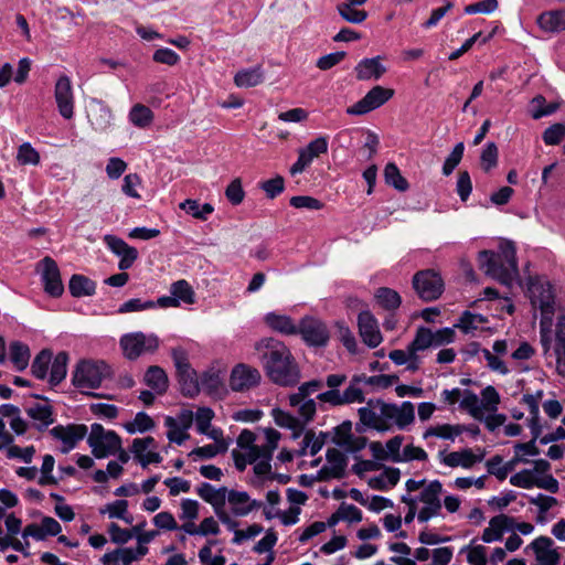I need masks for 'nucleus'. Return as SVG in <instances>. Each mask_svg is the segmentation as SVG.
<instances>
[{
  "label": "nucleus",
  "instance_id": "obj_1",
  "mask_svg": "<svg viewBox=\"0 0 565 565\" xmlns=\"http://www.w3.org/2000/svg\"><path fill=\"white\" fill-rule=\"evenodd\" d=\"M265 441L255 444L256 436L248 429L242 430L237 437L239 450L233 449L232 456L235 467L244 471L247 465H254V472L257 476H265L270 472V461L274 451L278 448L280 433L274 428L264 429Z\"/></svg>",
  "mask_w": 565,
  "mask_h": 565
},
{
  "label": "nucleus",
  "instance_id": "obj_2",
  "mask_svg": "<svg viewBox=\"0 0 565 565\" xmlns=\"http://www.w3.org/2000/svg\"><path fill=\"white\" fill-rule=\"evenodd\" d=\"M268 377L277 385L294 386L300 371L290 350L279 340L265 338L255 345Z\"/></svg>",
  "mask_w": 565,
  "mask_h": 565
},
{
  "label": "nucleus",
  "instance_id": "obj_3",
  "mask_svg": "<svg viewBox=\"0 0 565 565\" xmlns=\"http://www.w3.org/2000/svg\"><path fill=\"white\" fill-rule=\"evenodd\" d=\"M515 254L514 244L510 241H502L497 252L481 250L479 253V266L486 275L502 285L511 286L519 278Z\"/></svg>",
  "mask_w": 565,
  "mask_h": 565
},
{
  "label": "nucleus",
  "instance_id": "obj_4",
  "mask_svg": "<svg viewBox=\"0 0 565 565\" xmlns=\"http://www.w3.org/2000/svg\"><path fill=\"white\" fill-rule=\"evenodd\" d=\"M405 489L407 491L406 494H411L419 489L420 492L418 495H413V500H415V504L419 507L417 521L419 523H426L434 518H438L441 515L443 509V483L439 480H433L427 482L426 479L415 480L408 479L405 482Z\"/></svg>",
  "mask_w": 565,
  "mask_h": 565
},
{
  "label": "nucleus",
  "instance_id": "obj_5",
  "mask_svg": "<svg viewBox=\"0 0 565 565\" xmlns=\"http://www.w3.org/2000/svg\"><path fill=\"white\" fill-rule=\"evenodd\" d=\"M110 374V369L104 361L82 360L73 371L72 383L82 391L95 390Z\"/></svg>",
  "mask_w": 565,
  "mask_h": 565
},
{
  "label": "nucleus",
  "instance_id": "obj_6",
  "mask_svg": "<svg viewBox=\"0 0 565 565\" xmlns=\"http://www.w3.org/2000/svg\"><path fill=\"white\" fill-rule=\"evenodd\" d=\"M379 407L380 431H386L393 427L405 429L415 419V408L411 402H403L401 405L379 402Z\"/></svg>",
  "mask_w": 565,
  "mask_h": 565
},
{
  "label": "nucleus",
  "instance_id": "obj_7",
  "mask_svg": "<svg viewBox=\"0 0 565 565\" xmlns=\"http://www.w3.org/2000/svg\"><path fill=\"white\" fill-rule=\"evenodd\" d=\"M323 383L320 380H312L302 383L296 393L289 395V405L297 409L298 416L305 422L310 423L317 413L316 399L310 395L322 388Z\"/></svg>",
  "mask_w": 565,
  "mask_h": 565
},
{
  "label": "nucleus",
  "instance_id": "obj_8",
  "mask_svg": "<svg viewBox=\"0 0 565 565\" xmlns=\"http://www.w3.org/2000/svg\"><path fill=\"white\" fill-rule=\"evenodd\" d=\"M529 297L534 308L541 310L542 324L552 323L555 311V296L547 280L534 279L529 284Z\"/></svg>",
  "mask_w": 565,
  "mask_h": 565
},
{
  "label": "nucleus",
  "instance_id": "obj_9",
  "mask_svg": "<svg viewBox=\"0 0 565 565\" xmlns=\"http://www.w3.org/2000/svg\"><path fill=\"white\" fill-rule=\"evenodd\" d=\"M87 444L96 458H106L116 455L121 447L120 437L113 430H106L100 424H93Z\"/></svg>",
  "mask_w": 565,
  "mask_h": 565
},
{
  "label": "nucleus",
  "instance_id": "obj_10",
  "mask_svg": "<svg viewBox=\"0 0 565 565\" xmlns=\"http://www.w3.org/2000/svg\"><path fill=\"white\" fill-rule=\"evenodd\" d=\"M365 375H355L351 379L349 386L341 393L340 391H326L317 395V399L322 404L330 406H342L352 403L364 402V393L360 384L364 383Z\"/></svg>",
  "mask_w": 565,
  "mask_h": 565
},
{
  "label": "nucleus",
  "instance_id": "obj_11",
  "mask_svg": "<svg viewBox=\"0 0 565 565\" xmlns=\"http://www.w3.org/2000/svg\"><path fill=\"white\" fill-rule=\"evenodd\" d=\"M120 347L127 359L135 360L146 352L156 351L159 347V339L154 334L132 332L121 337Z\"/></svg>",
  "mask_w": 565,
  "mask_h": 565
},
{
  "label": "nucleus",
  "instance_id": "obj_12",
  "mask_svg": "<svg viewBox=\"0 0 565 565\" xmlns=\"http://www.w3.org/2000/svg\"><path fill=\"white\" fill-rule=\"evenodd\" d=\"M413 286L425 301H431L443 294L444 281L439 274L431 269L418 271L413 278Z\"/></svg>",
  "mask_w": 565,
  "mask_h": 565
},
{
  "label": "nucleus",
  "instance_id": "obj_13",
  "mask_svg": "<svg viewBox=\"0 0 565 565\" xmlns=\"http://www.w3.org/2000/svg\"><path fill=\"white\" fill-rule=\"evenodd\" d=\"M394 95V90L382 86H374L366 95L347 109L349 115H365L388 102Z\"/></svg>",
  "mask_w": 565,
  "mask_h": 565
},
{
  "label": "nucleus",
  "instance_id": "obj_14",
  "mask_svg": "<svg viewBox=\"0 0 565 565\" xmlns=\"http://www.w3.org/2000/svg\"><path fill=\"white\" fill-rule=\"evenodd\" d=\"M298 333L310 347H326L329 341L327 326L313 317H305L298 326Z\"/></svg>",
  "mask_w": 565,
  "mask_h": 565
},
{
  "label": "nucleus",
  "instance_id": "obj_15",
  "mask_svg": "<svg viewBox=\"0 0 565 565\" xmlns=\"http://www.w3.org/2000/svg\"><path fill=\"white\" fill-rule=\"evenodd\" d=\"M262 380L260 372L247 364L241 363L233 367L230 375V387L234 392H246L256 387Z\"/></svg>",
  "mask_w": 565,
  "mask_h": 565
},
{
  "label": "nucleus",
  "instance_id": "obj_16",
  "mask_svg": "<svg viewBox=\"0 0 565 565\" xmlns=\"http://www.w3.org/2000/svg\"><path fill=\"white\" fill-rule=\"evenodd\" d=\"M328 151V137L320 136L310 141L307 147L299 149L298 159L291 166L290 173L296 175L305 171L311 164L315 158Z\"/></svg>",
  "mask_w": 565,
  "mask_h": 565
},
{
  "label": "nucleus",
  "instance_id": "obj_17",
  "mask_svg": "<svg viewBox=\"0 0 565 565\" xmlns=\"http://www.w3.org/2000/svg\"><path fill=\"white\" fill-rule=\"evenodd\" d=\"M54 98L60 115L64 119H72L74 116V94L68 76L61 75L55 83Z\"/></svg>",
  "mask_w": 565,
  "mask_h": 565
},
{
  "label": "nucleus",
  "instance_id": "obj_18",
  "mask_svg": "<svg viewBox=\"0 0 565 565\" xmlns=\"http://www.w3.org/2000/svg\"><path fill=\"white\" fill-rule=\"evenodd\" d=\"M39 267L45 292L52 297H60L64 291V286L55 260L46 256L40 262Z\"/></svg>",
  "mask_w": 565,
  "mask_h": 565
},
{
  "label": "nucleus",
  "instance_id": "obj_19",
  "mask_svg": "<svg viewBox=\"0 0 565 565\" xmlns=\"http://www.w3.org/2000/svg\"><path fill=\"white\" fill-rule=\"evenodd\" d=\"M86 434L87 427L84 424L57 425L51 429V435L62 441L61 451L63 454L74 449L77 443L84 439Z\"/></svg>",
  "mask_w": 565,
  "mask_h": 565
},
{
  "label": "nucleus",
  "instance_id": "obj_20",
  "mask_svg": "<svg viewBox=\"0 0 565 565\" xmlns=\"http://www.w3.org/2000/svg\"><path fill=\"white\" fill-rule=\"evenodd\" d=\"M535 556L537 565H557L561 558L554 541L548 536H540L526 546Z\"/></svg>",
  "mask_w": 565,
  "mask_h": 565
},
{
  "label": "nucleus",
  "instance_id": "obj_21",
  "mask_svg": "<svg viewBox=\"0 0 565 565\" xmlns=\"http://www.w3.org/2000/svg\"><path fill=\"white\" fill-rule=\"evenodd\" d=\"M359 333L363 342L370 348H376L381 344L383 337L381 334L377 320L369 310L361 311L358 316Z\"/></svg>",
  "mask_w": 565,
  "mask_h": 565
},
{
  "label": "nucleus",
  "instance_id": "obj_22",
  "mask_svg": "<svg viewBox=\"0 0 565 565\" xmlns=\"http://www.w3.org/2000/svg\"><path fill=\"white\" fill-rule=\"evenodd\" d=\"M87 116L90 125L97 131H105L110 127L113 114L110 108L98 99H92L88 105Z\"/></svg>",
  "mask_w": 565,
  "mask_h": 565
},
{
  "label": "nucleus",
  "instance_id": "obj_23",
  "mask_svg": "<svg viewBox=\"0 0 565 565\" xmlns=\"http://www.w3.org/2000/svg\"><path fill=\"white\" fill-rule=\"evenodd\" d=\"M226 501L234 516H245L263 505L262 502L252 500L247 492L236 490L228 491Z\"/></svg>",
  "mask_w": 565,
  "mask_h": 565
},
{
  "label": "nucleus",
  "instance_id": "obj_24",
  "mask_svg": "<svg viewBox=\"0 0 565 565\" xmlns=\"http://www.w3.org/2000/svg\"><path fill=\"white\" fill-rule=\"evenodd\" d=\"M25 413L39 430H43L54 423L53 409L47 399L43 398L29 405Z\"/></svg>",
  "mask_w": 565,
  "mask_h": 565
},
{
  "label": "nucleus",
  "instance_id": "obj_25",
  "mask_svg": "<svg viewBox=\"0 0 565 565\" xmlns=\"http://www.w3.org/2000/svg\"><path fill=\"white\" fill-rule=\"evenodd\" d=\"M327 463L319 471L321 479L341 478L347 467L345 456L337 448L328 449Z\"/></svg>",
  "mask_w": 565,
  "mask_h": 565
},
{
  "label": "nucleus",
  "instance_id": "obj_26",
  "mask_svg": "<svg viewBox=\"0 0 565 565\" xmlns=\"http://www.w3.org/2000/svg\"><path fill=\"white\" fill-rule=\"evenodd\" d=\"M512 516H509L507 514H499L493 516L489 521L488 527L483 530L482 533V541L484 543H492L500 541L504 533H508L511 531V523Z\"/></svg>",
  "mask_w": 565,
  "mask_h": 565
},
{
  "label": "nucleus",
  "instance_id": "obj_27",
  "mask_svg": "<svg viewBox=\"0 0 565 565\" xmlns=\"http://www.w3.org/2000/svg\"><path fill=\"white\" fill-rule=\"evenodd\" d=\"M359 81L379 79L386 73V67L381 63V57L361 60L354 67Z\"/></svg>",
  "mask_w": 565,
  "mask_h": 565
},
{
  "label": "nucleus",
  "instance_id": "obj_28",
  "mask_svg": "<svg viewBox=\"0 0 565 565\" xmlns=\"http://www.w3.org/2000/svg\"><path fill=\"white\" fill-rule=\"evenodd\" d=\"M226 487L215 488L211 483L203 482L196 488L198 495L213 507L214 512L225 508L228 493Z\"/></svg>",
  "mask_w": 565,
  "mask_h": 565
},
{
  "label": "nucleus",
  "instance_id": "obj_29",
  "mask_svg": "<svg viewBox=\"0 0 565 565\" xmlns=\"http://www.w3.org/2000/svg\"><path fill=\"white\" fill-rule=\"evenodd\" d=\"M438 456L444 465L451 468L462 467L468 469L471 468L476 462L481 461V457L476 456L470 449L452 451L449 454L439 451Z\"/></svg>",
  "mask_w": 565,
  "mask_h": 565
},
{
  "label": "nucleus",
  "instance_id": "obj_30",
  "mask_svg": "<svg viewBox=\"0 0 565 565\" xmlns=\"http://www.w3.org/2000/svg\"><path fill=\"white\" fill-rule=\"evenodd\" d=\"M264 321L271 330L281 334L294 335L298 333V326L289 316L268 312L265 316Z\"/></svg>",
  "mask_w": 565,
  "mask_h": 565
},
{
  "label": "nucleus",
  "instance_id": "obj_31",
  "mask_svg": "<svg viewBox=\"0 0 565 565\" xmlns=\"http://www.w3.org/2000/svg\"><path fill=\"white\" fill-rule=\"evenodd\" d=\"M265 75L260 65L239 70L234 76V83L237 87H255L264 82Z\"/></svg>",
  "mask_w": 565,
  "mask_h": 565
},
{
  "label": "nucleus",
  "instance_id": "obj_32",
  "mask_svg": "<svg viewBox=\"0 0 565 565\" xmlns=\"http://www.w3.org/2000/svg\"><path fill=\"white\" fill-rule=\"evenodd\" d=\"M388 358L396 365H405V369L411 372L418 371L422 364L420 355L414 354L409 345H407L405 350L391 351Z\"/></svg>",
  "mask_w": 565,
  "mask_h": 565
},
{
  "label": "nucleus",
  "instance_id": "obj_33",
  "mask_svg": "<svg viewBox=\"0 0 565 565\" xmlns=\"http://www.w3.org/2000/svg\"><path fill=\"white\" fill-rule=\"evenodd\" d=\"M401 478L398 468L388 467L383 470L379 476L370 479L369 484L371 488L385 491L397 484Z\"/></svg>",
  "mask_w": 565,
  "mask_h": 565
},
{
  "label": "nucleus",
  "instance_id": "obj_34",
  "mask_svg": "<svg viewBox=\"0 0 565 565\" xmlns=\"http://www.w3.org/2000/svg\"><path fill=\"white\" fill-rule=\"evenodd\" d=\"M271 416L278 426L291 429L295 437H297L298 434L302 431L303 426L308 424L305 423L300 416L297 418L280 408H274L271 411Z\"/></svg>",
  "mask_w": 565,
  "mask_h": 565
},
{
  "label": "nucleus",
  "instance_id": "obj_35",
  "mask_svg": "<svg viewBox=\"0 0 565 565\" xmlns=\"http://www.w3.org/2000/svg\"><path fill=\"white\" fill-rule=\"evenodd\" d=\"M540 28L546 32H558L565 30V12L548 11L537 18Z\"/></svg>",
  "mask_w": 565,
  "mask_h": 565
},
{
  "label": "nucleus",
  "instance_id": "obj_36",
  "mask_svg": "<svg viewBox=\"0 0 565 565\" xmlns=\"http://www.w3.org/2000/svg\"><path fill=\"white\" fill-rule=\"evenodd\" d=\"M68 354L58 352L51 362L49 383L52 386L58 385L67 374Z\"/></svg>",
  "mask_w": 565,
  "mask_h": 565
},
{
  "label": "nucleus",
  "instance_id": "obj_37",
  "mask_svg": "<svg viewBox=\"0 0 565 565\" xmlns=\"http://www.w3.org/2000/svg\"><path fill=\"white\" fill-rule=\"evenodd\" d=\"M145 383L156 394H163L168 388V376L160 366H150L145 374Z\"/></svg>",
  "mask_w": 565,
  "mask_h": 565
},
{
  "label": "nucleus",
  "instance_id": "obj_38",
  "mask_svg": "<svg viewBox=\"0 0 565 565\" xmlns=\"http://www.w3.org/2000/svg\"><path fill=\"white\" fill-rule=\"evenodd\" d=\"M30 349L20 341H13L9 347V358L15 370L23 371L30 361Z\"/></svg>",
  "mask_w": 565,
  "mask_h": 565
},
{
  "label": "nucleus",
  "instance_id": "obj_39",
  "mask_svg": "<svg viewBox=\"0 0 565 565\" xmlns=\"http://www.w3.org/2000/svg\"><path fill=\"white\" fill-rule=\"evenodd\" d=\"M380 401H369L366 406L360 407L358 409L360 422L369 427L380 431L381 417L379 416Z\"/></svg>",
  "mask_w": 565,
  "mask_h": 565
},
{
  "label": "nucleus",
  "instance_id": "obj_40",
  "mask_svg": "<svg viewBox=\"0 0 565 565\" xmlns=\"http://www.w3.org/2000/svg\"><path fill=\"white\" fill-rule=\"evenodd\" d=\"M68 289L72 296L79 298L94 295L96 285L83 275H73L70 279Z\"/></svg>",
  "mask_w": 565,
  "mask_h": 565
},
{
  "label": "nucleus",
  "instance_id": "obj_41",
  "mask_svg": "<svg viewBox=\"0 0 565 565\" xmlns=\"http://www.w3.org/2000/svg\"><path fill=\"white\" fill-rule=\"evenodd\" d=\"M463 427L460 425L443 424L427 428L423 435L425 439L429 437H438L441 439L454 440L457 436L463 433Z\"/></svg>",
  "mask_w": 565,
  "mask_h": 565
},
{
  "label": "nucleus",
  "instance_id": "obj_42",
  "mask_svg": "<svg viewBox=\"0 0 565 565\" xmlns=\"http://www.w3.org/2000/svg\"><path fill=\"white\" fill-rule=\"evenodd\" d=\"M128 117L129 121L134 126L138 128H146L151 125L153 120V113L149 107L142 104H136L130 109Z\"/></svg>",
  "mask_w": 565,
  "mask_h": 565
},
{
  "label": "nucleus",
  "instance_id": "obj_43",
  "mask_svg": "<svg viewBox=\"0 0 565 565\" xmlns=\"http://www.w3.org/2000/svg\"><path fill=\"white\" fill-rule=\"evenodd\" d=\"M408 345L411 347V351L416 355H419L420 352L429 348H434L433 331L429 328L419 327L413 341Z\"/></svg>",
  "mask_w": 565,
  "mask_h": 565
},
{
  "label": "nucleus",
  "instance_id": "obj_44",
  "mask_svg": "<svg viewBox=\"0 0 565 565\" xmlns=\"http://www.w3.org/2000/svg\"><path fill=\"white\" fill-rule=\"evenodd\" d=\"M181 392L184 396L194 397L200 392V383L194 370L178 374Z\"/></svg>",
  "mask_w": 565,
  "mask_h": 565
},
{
  "label": "nucleus",
  "instance_id": "obj_45",
  "mask_svg": "<svg viewBox=\"0 0 565 565\" xmlns=\"http://www.w3.org/2000/svg\"><path fill=\"white\" fill-rule=\"evenodd\" d=\"M375 298L381 307H383L386 310H395L401 305V296L397 291L381 287L375 292Z\"/></svg>",
  "mask_w": 565,
  "mask_h": 565
},
{
  "label": "nucleus",
  "instance_id": "obj_46",
  "mask_svg": "<svg viewBox=\"0 0 565 565\" xmlns=\"http://www.w3.org/2000/svg\"><path fill=\"white\" fill-rule=\"evenodd\" d=\"M52 362V352L50 350H42L34 359L31 371L32 374L39 379L44 380L49 374V367Z\"/></svg>",
  "mask_w": 565,
  "mask_h": 565
},
{
  "label": "nucleus",
  "instance_id": "obj_47",
  "mask_svg": "<svg viewBox=\"0 0 565 565\" xmlns=\"http://www.w3.org/2000/svg\"><path fill=\"white\" fill-rule=\"evenodd\" d=\"M124 427L129 434L146 433L154 427V422L147 413L139 412Z\"/></svg>",
  "mask_w": 565,
  "mask_h": 565
},
{
  "label": "nucleus",
  "instance_id": "obj_48",
  "mask_svg": "<svg viewBox=\"0 0 565 565\" xmlns=\"http://www.w3.org/2000/svg\"><path fill=\"white\" fill-rule=\"evenodd\" d=\"M384 178L387 184L394 186L398 191H406L408 189L407 180L401 174L399 169L393 162L385 166Z\"/></svg>",
  "mask_w": 565,
  "mask_h": 565
},
{
  "label": "nucleus",
  "instance_id": "obj_49",
  "mask_svg": "<svg viewBox=\"0 0 565 565\" xmlns=\"http://www.w3.org/2000/svg\"><path fill=\"white\" fill-rule=\"evenodd\" d=\"M180 209L191 214L195 218L206 220L214 209L210 203L199 204L195 200H185L180 203Z\"/></svg>",
  "mask_w": 565,
  "mask_h": 565
},
{
  "label": "nucleus",
  "instance_id": "obj_50",
  "mask_svg": "<svg viewBox=\"0 0 565 565\" xmlns=\"http://www.w3.org/2000/svg\"><path fill=\"white\" fill-rule=\"evenodd\" d=\"M337 11L344 21L353 24H361L367 18L366 11L358 10L355 7L343 2L337 6Z\"/></svg>",
  "mask_w": 565,
  "mask_h": 565
},
{
  "label": "nucleus",
  "instance_id": "obj_51",
  "mask_svg": "<svg viewBox=\"0 0 565 565\" xmlns=\"http://www.w3.org/2000/svg\"><path fill=\"white\" fill-rule=\"evenodd\" d=\"M479 401L481 402L482 414L486 412L492 413L498 409L500 395L493 386L489 385L481 391Z\"/></svg>",
  "mask_w": 565,
  "mask_h": 565
},
{
  "label": "nucleus",
  "instance_id": "obj_52",
  "mask_svg": "<svg viewBox=\"0 0 565 565\" xmlns=\"http://www.w3.org/2000/svg\"><path fill=\"white\" fill-rule=\"evenodd\" d=\"M164 425L169 428L167 437L171 443L182 445L186 439L190 438V435L188 434V428H182L181 426L175 424V418L171 416L166 417Z\"/></svg>",
  "mask_w": 565,
  "mask_h": 565
},
{
  "label": "nucleus",
  "instance_id": "obj_53",
  "mask_svg": "<svg viewBox=\"0 0 565 565\" xmlns=\"http://www.w3.org/2000/svg\"><path fill=\"white\" fill-rule=\"evenodd\" d=\"M531 116L534 119H540L542 117L552 115L557 110L558 107L557 104L554 103L546 104V99L541 95L534 97L531 102Z\"/></svg>",
  "mask_w": 565,
  "mask_h": 565
},
{
  "label": "nucleus",
  "instance_id": "obj_54",
  "mask_svg": "<svg viewBox=\"0 0 565 565\" xmlns=\"http://www.w3.org/2000/svg\"><path fill=\"white\" fill-rule=\"evenodd\" d=\"M17 160L23 166H38L40 163V153L30 142H23L18 148Z\"/></svg>",
  "mask_w": 565,
  "mask_h": 565
},
{
  "label": "nucleus",
  "instance_id": "obj_55",
  "mask_svg": "<svg viewBox=\"0 0 565 565\" xmlns=\"http://www.w3.org/2000/svg\"><path fill=\"white\" fill-rule=\"evenodd\" d=\"M557 367L565 365V315L559 317L556 324V348Z\"/></svg>",
  "mask_w": 565,
  "mask_h": 565
},
{
  "label": "nucleus",
  "instance_id": "obj_56",
  "mask_svg": "<svg viewBox=\"0 0 565 565\" xmlns=\"http://www.w3.org/2000/svg\"><path fill=\"white\" fill-rule=\"evenodd\" d=\"M171 294L179 302L183 301L189 305L194 302V292L186 280L181 279L172 284Z\"/></svg>",
  "mask_w": 565,
  "mask_h": 565
},
{
  "label": "nucleus",
  "instance_id": "obj_57",
  "mask_svg": "<svg viewBox=\"0 0 565 565\" xmlns=\"http://www.w3.org/2000/svg\"><path fill=\"white\" fill-rule=\"evenodd\" d=\"M230 444H220V445H205L202 447L194 448L189 456L190 457H199L203 459L214 458L218 454H224L227 451Z\"/></svg>",
  "mask_w": 565,
  "mask_h": 565
},
{
  "label": "nucleus",
  "instance_id": "obj_58",
  "mask_svg": "<svg viewBox=\"0 0 565 565\" xmlns=\"http://www.w3.org/2000/svg\"><path fill=\"white\" fill-rule=\"evenodd\" d=\"M55 459L52 455H45L43 457V462L41 466V477L39 479V484L49 486V484H57V479L52 475L54 469Z\"/></svg>",
  "mask_w": 565,
  "mask_h": 565
},
{
  "label": "nucleus",
  "instance_id": "obj_59",
  "mask_svg": "<svg viewBox=\"0 0 565 565\" xmlns=\"http://www.w3.org/2000/svg\"><path fill=\"white\" fill-rule=\"evenodd\" d=\"M461 407L466 408L475 418H481L483 416L481 409V402L477 394L471 391H465L461 399Z\"/></svg>",
  "mask_w": 565,
  "mask_h": 565
},
{
  "label": "nucleus",
  "instance_id": "obj_60",
  "mask_svg": "<svg viewBox=\"0 0 565 565\" xmlns=\"http://www.w3.org/2000/svg\"><path fill=\"white\" fill-rule=\"evenodd\" d=\"M465 146L463 142H458L450 154L446 158L443 166V173L445 175H449L456 169V167L460 163L463 156Z\"/></svg>",
  "mask_w": 565,
  "mask_h": 565
},
{
  "label": "nucleus",
  "instance_id": "obj_61",
  "mask_svg": "<svg viewBox=\"0 0 565 565\" xmlns=\"http://www.w3.org/2000/svg\"><path fill=\"white\" fill-rule=\"evenodd\" d=\"M147 553V546H137L136 548H119L120 563L122 565H131L134 562H137L140 558H142Z\"/></svg>",
  "mask_w": 565,
  "mask_h": 565
},
{
  "label": "nucleus",
  "instance_id": "obj_62",
  "mask_svg": "<svg viewBox=\"0 0 565 565\" xmlns=\"http://www.w3.org/2000/svg\"><path fill=\"white\" fill-rule=\"evenodd\" d=\"M216 544L215 540H209L207 544L199 551V558L204 565H225V557L223 555L212 556L211 546Z\"/></svg>",
  "mask_w": 565,
  "mask_h": 565
},
{
  "label": "nucleus",
  "instance_id": "obj_63",
  "mask_svg": "<svg viewBox=\"0 0 565 565\" xmlns=\"http://www.w3.org/2000/svg\"><path fill=\"white\" fill-rule=\"evenodd\" d=\"M481 167L484 171H489L498 163V148L494 142H488L481 152Z\"/></svg>",
  "mask_w": 565,
  "mask_h": 565
},
{
  "label": "nucleus",
  "instance_id": "obj_64",
  "mask_svg": "<svg viewBox=\"0 0 565 565\" xmlns=\"http://www.w3.org/2000/svg\"><path fill=\"white\" fill-rule=\"evenodd\" d=\"M565 137V124H554L543 132V140L546 145H558Z\"/></svg>",
  "mask_w": 565,
  "mask_h": 565
}]
</instances>
